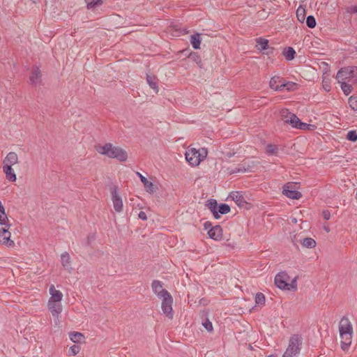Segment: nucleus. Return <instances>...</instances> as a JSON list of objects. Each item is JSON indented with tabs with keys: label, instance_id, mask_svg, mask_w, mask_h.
Returning a JSON list of instances; mask_svg holds the SVG:
<instances>
[{
	"label": "nucleus",
	"instance_id": "obj_1",
	"mask_svg": "<svg viewBox=\"0 0 357 357\" xmlns=\"http://www.w3.org/2000/svg\"><path fill=\"white\" fill-rule=\"evenodd\" d=\"M95 149L99 153L105 155L110 158H116L120 162H125L128 159V153L124 149L114 146L111 143H107L105 145H96Z\"/></svg>",
	"mask_w": 357,
	"mask_h": 357
},
{
	"label": "nucleus",
	"instance_id": "obj_2",
	"mask_svg": "<svg viewBox=\"0 0 357 357\" xmlns=\"http://www.w3.org/2000/svg\"><path fill=\"white\" fill-rule=\"evenodd\" d=\"M339 331L341 337V347L345 351L351 344L353 328L347 317H342L339 324Z\"/></svg>",
	"mask_w": 357,
	"mask_h": 357
},
{
	"label": "nucleus",
	"instance_id": "obj_3",
	"mask_svg": "<svg viewBox=\"0 0 357 357\" xmlns=\"http://www.w3.org/2000/svg\"><path fill=\"white\" fill-rule=\"evenodd\" d=\"M208 151L205 148L197 150L192 148L185 152L186 160L192 166H197L207 156Z\"/></svg>",
	"mask_w": 357,
	"mask_h": 357
},
{
	"label": "nucleus",
	"instance_id": "obj_4",
	"mask_svg": "<svg viewBox=\"0 0 357 357\" xmlns=\"http://www.w3.org/2000/svg\"><path fill=\"white\" fill-rule=\"evenodd\" d=\"M301 344V337L298 335H293L289 340V346L282 357H294L299 354Z\"/></svg>",
	"mask_w": 357,
	"mask_h": 357
},
{
	"label": "nucleus",
	"instance_id": "obj_5",
	"mask_svg": "<svg viewBox=\"0 0 357 357\" xmlns=\"http://www.w3.org/2000/svg\"><path fill=\"white\" fill-rule=\"evenodd\" d=\"M356 73L357 74V67H344L338 70L335 78L337 82H344L345 80H350L355 76Z\"/></svg>",
	"mask_w": 357,
	"mask_h": 357
},
{
	"label": "nucleus",
	"instance_id": "obj_6",
	"mask_svg": "<svg viewBox=\"0 0 357 357\" xmlns=\"http://www.w3.org/2000/svg\"><path fill=\"white\" fill-rule=\"evenodd\" d=\"M109 191L112 195V200L114 208L116 212H121L123 209V202L118 192V187L115 185L109 186Z\"/></svg>",
	"mask_w": 357,
	"mask_h": 357
},
{
	"label": "nucleus",
	"instance_id": "obj_7",
	"mask_svg": "<svg viewBox=\"0 0 357 357\" xmlns=\"http://www.w3.org/2000/svg\"><path fill=\"white\" fill-rule=\"evenodd\" d=\"M161 308L162 312L169 319H172L174 317V312L172 310L173 298L171 294L162 298Z\"/></svg>",
	"mask_w": 357,
	"mask_h": 357
},
{
	"label": "nucleus",
	"instance_id": "obj_8",
	"mask_svg": "<svg viewBox=\"0 0 357 357\" xmlns=\"http://www.w3.org/2000/svg\"><path fill=\"white\" fill-rule=\"evenodd\" d=\"M289 278L285 271L280 272L275 277V284L280 289L287 290Z\"/></svg>",
	"mask_w": 357,
	"mask_h": 357
},
{
	"label": "nucleus",
	"instance_id": "obj_9",
	"mask_svg": "<svg viewBox=\"0 0 357 357\" xmlns=\"http://www.w3.org/2000/svg\"><path fill=\"white\" fill-rule=\"evenodd\" d=\"M153 291L160 298L165 297L170 294L163 288L162 284L159 280H153L151 284Z\"/></svg>",
	"mask_w": 357,
	"mask_h": 357
},
{
	"label": "nucleus",
	"instance_id": "obj_10",
	"mask_svg": "<svg viewBox=\"0 0 357 357\" xmlns=\"http://www.w3.org/2000/svg\"><path fill=\"white\" fill-rule=\"evenodd\" d=\"M229 197L235 202V203L240 207L244 206L247 202L244 197L243 194L241 192L234 191L229 195Z\"/></svg>",
	"mask_w": 357,
	"mask_h": 357
},
{
	"label": "nucleus",
	"instance_id": "obj_11",
	"mask_svg": "<svg viewBox=\"0 0 357 357\" xmlns=\"http://www.w3.org/2000/svg\"><path fill=\"white\" fill-rule=\"evenodd\" d=\"M48 309L52 316L58 317L62 312V305L59 301H49Z\"/></svg>",
	"mask_w": 357,
	"mask_h": 357
},
{
	"label": "nucleus",
	"instance_id": "obj_12",
	"mask_svg": "<svg viewBox=\"0 0 357 357\" xmlns=\"http://www.w3.org/2000/svg\"><path fill=\"white\" fill-rule=\"evenodd\" d=\"M283 194L287 197L293 199H298L302 197L300 192L291 189V185H287L284 187Z\"/></svg>",
	"mask_w": 357,
	"mask_h": 357
},
{
	"label": "nucleus",
	"instance_id": "obj_13",
	"mask_svg": "<svg viewBox=\"0 0 357 357\" xmlns=\"http://www.w3.org/2000/svg\"><path fill=\"white\" fill-rule=\"evenodd\" d=\"M208 234L211 238L218 241L222 238V229L220 226L216 225L208 230Z\"/></svg>",
	"mask_w": 357,
	"mask_h": 357
},
{
	"label": "nucleus",
	"instance_id": "obj_14",
	"mask_svg": "<svg viewBox=\"0 0 357 357\" xmlns=\"http://www.w3.org/2000/svg\"><path fill=\"white\" fill-rule=\"evenodd\" d=\"M284 79L280 76H274L271 77L269 82V86L275 91H281V84L283 82Z\"/></svg>",
	"mask_w": 357,
	"mask_h": 357
},
{
	"label": "nucleus",
	"instance_id": "obj_15",
	"mask_svg": "<svg viewBox=\"0 0 357 357\" xmlns=\"http://www.w3.org/2000/svg\"><path fill=\"white\" fill-rule=\"evenodd\" d=\"M206 206L208 207V208L211 211V212L213 213V217L215 219L220 218V215L218 214V212L217 211L218 209V202L215 199H211L206 202Z\"/></svg>",
	"mask_w": 357,
	"mask_h": 357
},
{
	"label": "nucleus",
	"instance_id": "obj_16",
	"mask_svg": "<svg viewBox=\"0 0 357 357\" xmlns=\"http://www.w3.org/2000/svg\"><path fill=\"white\" fill-rule=\"evenodd\" d=\"M41 72L38 67L36 66L33 68L31 75L30 76V82L31 84L36 85L40 82Z\"/></svg>",
	"mask_w": 357,
	"mask_h": 357
},
{
	"label": "nucleus",
	"instance_id": "obj_17",
	"mask_svg": "<svg viewBox=\"0 0 357 357\" xmlns=\"http://www.w3.org/2000/svg\"><path fill=\"white\" fill-rule=\"evenodd\" d=\"M3 172L6 174V178L9 181H15L17 179L16 175L13 172L12 166L10 165H4L3 167Z\"/></svg>",
	"mask_w": 357,
	"mask_h": 357
},
{
	"label": "nucleus",
	"instance_id": "obj_18",
	"mask_svg": "<svg viewBox=\"0 0 357 357\" xmlns=\"http://www.w3.org/2000/svg\"><path fill=\"white\" fill-rule=\"evenodd\" d=\"M50 294L51 295V297L49 301L61 302V301L62 300V293L60 291L56 290L53 284L51 285L50 287Z\"/></svg>",
	"mask_w": 357,
	"mask_h": 357
},
{
	"label": "nucleus",
	"instance_id": "obj_19",
	"mask_svg": "<svg viewBox=\"0 0 357 357\" xmlns=\"http://www.w3.org/2000/svg\"><path fill=\"white\" fill-rule=\"evenodd\" d=\"M146 81L149 86L154 90L155 93H158L159 91L158 86V78L156 76L146 74Z\"/></svg>",
	"mask_w": 357,
	"mask_h": 357
},
{
	"label": "nucleus",
	"instance_id": "obj_20",
	"mask_svg": "<svg viewBox=\"0 0 357 357\" xmlns=\"http://www.w3.org/2000/svg\"><path fill=\"white\" fill-rule=\"evenodd\" d=\"M137 174L139 177L142 183L144 184L146 190L149 193H153L155 191L153 183L151 181H149L146 178H145L139 172H137Z\"/></svg>",
	"mask_w": 357,
	"mask_h": 357
},
{
	"label": "nucleus",
	"instance_id": "obj_21",
	"mask_svg": "<svg viewBox=\"0 0 357 357\" xmlns=\"http://www.w3.org/2000/svg\"><path fill=\"white\" fill-rule=\"evenodd\" d=\"M18 162V157L16 153L10 152L7 154L6 157L3 160L4 165H10V166L17 164Z\"/></svg>",
	"mask_w": 357,
	"mask_h": 357
},
{
	"label": "nucleus",
	"instance_id": "obj_22",
	"mask_svg": "<svg viewBox=\"0 0 357 357\" xmlns=\"http://www.w3.org/2000/svg\"><path fill=\"white\" fill-rule=\"evenodd\" d=\"M10 232L8 230L6 231L2 236L0 237V243L3 245H6L8 247H13L15 245V243L13 241L10 240Z\"/></svg>",
	"mask_w": 357,
	"mask_h": 357
},
{
	"label": "nucleus",
	"instance_id": "obj_23",
	"mask_svg": "<svg viewBox=\"0 0 357 357\" xmlns=\"http://www.w3.org/2000/svg\"><path fill=\"white\" fill-rule=\"evenodd\" d=\"M70 339L75 343L84 342L85 337L79 332H71L69 333Z\"/></svg>",
	"mask_w": 357,
	"mask_h": 357
},
{
	"label": "nucleus",
	"instance_id": "obj_24",
	"mask_svg": "<svg viewBox=\"0 0 357 357\" xmlns=\"http://www.w3.org/2000/svg\"><path fill=\"white\" fill-rule=\"evenodd\" d=\"M190 43L195 50L200 48L201 36L199 33H195L190 36Z\"/></svg>",
	"mask_w": 357,
	"mask_h": 357
},
{
	"label": "nucleus",
	"instance_id": "obj_25",
	"mask_svg": "<svg viewBox=\"0 0 357 357\" xmlns=\"http://www.w3.org/2000/svg\"><path fill=\"white\" fill-rule=\"evenodd\" d=\"M61 264L62 266L66 269H71L70 267V257L68 252H65L61 255Z\"/></svg>",
	"mask_w": 357,
	"mask_h": 357
},
{
	"label": "nucleus",
	"instance_id": "obj_26",
	"mask_svg": "<svg viewBox=\"0 0 357 357\" xmlns=\"http://www.w3.org/2000/svg\"><path fill=\"white\" fill-rule=\"evenodd\" d=\"M102 3V0H91V13L93 12L96 14H99L98 8Z\"/></svg>",
	"mask_w": 357,
	"mask_h": 357
},
{
	"label": "nucleus",
	"instance_id": "obj_27",
	"mask_svg": "<svg viewBox=\"0 0 357 357\" xmlns=\"http://www.w3.org/2000/svg\"><path fill=\"white\" fill-rule=\"evenodd\" d=\"M283 54L285 56L286 59L288 61H291L294 59L296 55V52L291 47H288L287 48L284 49L283 52Z\"/></svg>",
	"mask_w": 357,
	"mask_h": 357
},
{
	"label": "nucleus",
	"instance_id": "obj_28",
	"mask_svg": "<svg viewBox=\"0 0 357 357\" xmlns=\"http://www.w3.org/2000/svg\"><path fill=\"white\" fill-rule=\"evenodd\" d=\"M281 91L283 90H287L288 91H294L296 86V83L292 82H285L283 80V82L281 84Z\"/></svg>",
	"mask_w": 357,
	"mask_h": 357
},
{
	"label": "nucleus",
	"instance_id": "obj_29",
	"mask_svg": "<svg viewBox=\"0 0 357 357\" xmlns=\"http://www.w3.org/2000/svg\"><path fill=\"white\" fill-rule=\"evenodd\" d=\"M268 40L264 38L257 39V47L259 50H264L268 48Z\"/></svg>",
	"mask_w": 357,
	"mask_h": 357
},
{
	"label": "nucleus",
	"instance_id": "obj_30",
	"mask_svg": "<svg viewBox=\"0 0 357 357\" xmlns=\"http://www.w3.org/2000/svg\"><path fill=\"white\" fill-rule=\"evenodd\" d=\"M290 115H293V113L290 112L287 109H282L280 111V116L282 119L287 123L289 122Z\"/></svg>",
	"mask_w": 357,
	"mask_h": 357
},
{
	"label": "nucleus",
	"instance_id": "obj_31",
	"mask_svg": "<svg viewBox=\"0 0 357 357\" xmlns=\"http://www.w3.org/2000/svg\"><path fill=\"white\" fill-rule=\"evenodd\" d=\"M302 245L303 247L312 248L316 246V242L312 238H305L302 242Z\"/></svg>",
	"mask_w": 357,
	"mask_h": 357
},
{
	"label": "nucleus",
	"instance_id": "obj_32",
	"mask_svg": "<svg viewBox=\"0 0 357 357\" xmlns=\"http://www.w3.org/2000/svg\"><path fill=\"white\" fill-rule=\"evenodd\" d=\"M290 116L291 117H290L289 122L288 123L290 124L294 128H298L300 123L301 122V120L294 114Z\"/></svg>",
	"mask_w": 357,
	"mask_h": 357
},
{
	"label": "nucleus",
	"instance_id": "obj_33",
	"mask_svg": "<svg viewBox=\"0 0 357 357\" xmlns=\"http://www.w3.org/2000/svg\"><path fill=\"white\" fill-rule=\"evenodd\" d=\"M296 17L301 22H303L305 18V9L299 6L296 10Z\"/></svg>",
	"mask_w": 357,
	"mask_h": 357
},
{
	"label": "nucleus",
	"instance_id": "obj_34",
	"mask_svg": "<svg viewBox=\"0 0 357 357\" xmlns=\"http://www.w3.org/2000/svg\"><path fill=\"white\" fill-rule=\"evenodd\" d=\"M218 214L225 215L230 211V207L227 204H221L218 206L217 209Z\"/></svg>",
	"mask_w": 357,
	"mask_h": 357
},
{
	"label": "nucleus",
	"instance_id": "obj_35",
	"mask_svg": "<svg viewBox=\"0 0 357 357\" xmlns=\"http://www.w3.org/2000/svg\"><path fill=\"white\" fill-rule=\"evenodd\" d=\"M341 84V89L346 96H348L351 92V85L347 84L345 82H338Z\"/></svg>",
	"mask_w": 357,
	"mask_h": 357
},
{
	"label": "nucleus",
	"instance_id": "obj_36",
	"mask_svg": "<svg viewBox=\"0 0 357 357\" xmlns=\"http://www.w3.org/2000/svg\"><path fill=\"white\" fill-rule=\"evenodd\" d=\"M265 296L264 294L259 292L255 296V303L258 305H264L265 304Z\"/></svg>",
	"mask_w": 357,
	"mask_h": 357
},
{
	"label": "nucleus",
	"instance_id": "obj_37",
	"mask_svg": "<svg viewBox=\"0 0 357 357\" xmlns=\"http://www.w3.org/2000/svg\"><path fill=\"white\" fill-rule=\"evenodd\" d=\"M266 152L269 155H277L278 152V147L276 145L274 144H268L267 145L266 148Z\"/></svg>",
	"mask_w": 357,
	"mask_h": 357
},
{
	"label": "nucleus",
	"instance_id": "obj_38",
	"mask_svg": "<svg viewBox=\"0 0 357 357\" xmlns=\"http://www.w3.org/2000/svg\"><path fill=\"white\" fill-rule=\"evenodd\" d=\"M349 105L354 111H357V97L351 96L349 98Z\"/></svg>",
	"mask_w": 357,
	"mask_h": 357
},
{
	"label": "nucleus",
	"instance_id": "obj_39",
	"mask_svg": "<svg viewBox=\"0 0 357 357\" xmlns=\"http://www.w3.org/2000/svg\"><path fill=\"white\" fill-rule=\"evenodd\" d=\"M297 278L298 277L296 276L291 281V282H288L287 290L296 291L297 289Z\"/></svg>",
	"mask_w": 357,
	"mask_h": 357
},
{
	"label": "nucleus",
	"instance_id": "obj_40",
	"mask_svg": "<svg viewBox=\"0 0 357 357\" xmlns=\"http://www.w3.org/2000/svg\"><path fill=\"white\" fill-rule=\"evenodd\" d=\"M306 24L309 28H314L316 26L315 18L312 15H309L306 18Z\"/></svg>",
	"mask_w": 357,
	"mask_h": 357
},
{
	"label": "nucleus",
	"instance_id": "obj_41",
	"mask_svg": "<svg viewBox=\"0 0 357 357\" xmlns=\"http://www.w3.org/2000/svg\"><path fill=\"white\" fill-rule=\"evenodd\" d=\"M189 58L195 61L197 64H198L199 67H201L202 59L197 53H191L189 56Z\"/></svg>",
	"mask_w": 357,
	"mask_h": 357
},
{
	"label": "nucleus",
	"instance_id": "obj_42",
	"mask_svg": "<svg viewBox=\"0 0 357 357\" xmlns=\"http://www.w3.org/2000/svg\"><path fill=\"white\" fill-rule=\"evenodd\" d=\"M347 139L349 141L355 142L357 141V133L355 130H350L347 135Z\"/></svg>",
	"mask_w": 357,
	"mask_h": 357
},
{
	"label": "nucleus",
	"instance_id": "obj_43",
	"mask_svg": "<svg viewBox=\"0 0 357 357\" xmlns=\"http://www.w3.org/2000/svg\"><path fill=\"white\" fill-rule=\"evenodd\" d=\"M0 223H3L2 226H6L7 228H10L11 226V225L9 223V220L6 215L3 216L0 215Z\"/></svg>",
	"mask_w": 357,
	"mask_h": 357
},
{
	"label": "nucleus",
	"instance_id": "obj_44",
	"mask_svg": "<svg viewBox=\"0 0 357 357\" xmlns=\"http://www.w3.org/2000/svg\"><path fill=\"white\" fill-rule=\"evenodd\" d=\"M80 351V347L79 345H73L69 349V354L75 356Z\"/></svg>",
	"mask_w": 357,
	"mask_h": 357
},
{
	"label": "nucleus",
	"instance_id": "obj_45",
	"mask_svg": "<svg viewBox=\"0 0 357 357\" xmlns=\"http://www.w3.org/2000/svg\"><path fill=\"white\" fill-rule=\"evenodd\" d=\"M312 127H314L313 125L308 124V123H303V122H301L300 125H299V127H298V129L303 130H310L311 128H312Z\"/></svg>",
	"mask_w": 357,
	"mask_h": 357
},
{
	"label": "nucleus",
	"instance_id": "obj_46",
	"mask_svg": "<svg viewBox=\"0 0 357 357\" xmlns=\"http://www.w3.org/2000/svg\"><path fill=\"white\" fill-rule=\"evenodd\" d=\"M203 326L208 332H211L213 331L212 323L208 319L203 323Z\"/></svg>",
	"mask_w": 357,
	"mask_h": 357
},
{
	"label": "nucleus",
	"instance_id": "obj_47",
	"mask_svg": "<svg viewBox=\"0 0 357 357\" xmlns=\"http://www.w3.org/2000/svg\"><path fill=\"white\" fill-rule=\"evenodd\" d=\"M2 224L3 223H0V237L9 229V228L6 227V226H2Z\"/></svg>",
	"mask_w": 357,
	"mask_h": 357
},
{
	"label": "nucleus",
	"instance_id": "obj_48",
	"mask_svg": "<svg viewBox=\"0 0 357 357\" xmlns=\"http://www.w3.org/2000/svg\"><path fill=\"white\" fill-rule=\"evenodd\" d=\"M347 12L349 13H357V6H352L347 8Z\"/></svg>",
	"mask_w": 357,
	"mask_h": 357
},
{
	"label": "nucleus",
	"instance_id": "obj_49",
	"mask_svg": "<svg viewBox=\"0 0 357 357\" xmlns=\"http://www.w3.org/2000/svg\"><path fill=\"white\" fill-rule=\"evenodd\" d=\"M322 215L323 218L326 220H329L331 218V213L328 211H324L322 213Z\"/></svg>",
	"mask_w": 357,
	"mask_h": 357
},
{
	"label": "nucleus",
	"instance_id": "obj_50",
	"mask_svg": "<svg viewBox=\"0 0 357 357\" xmlns=\"http://www.w3.org/2000/svg\"><path fill=\"white\" fill-rule=\"evenodd\" d=\"M138 217L139 218H140L141 220H147V216H146V214L145 212L144 211H140L138 214Z\"/></svg>",
	"mask_w": 357,
	"mask_h": 357
},
{
	"label": "nucleus",
	"instance_id": "obj_51",
	"mask_svg": "<svg viewBox=\"0 0 357 357\" xmlns=\"http://www.w3.org/2000/svg\"><path fill=\"white\" fill-rule=\"evenodd\" d=\"M211 225H212L211 223L210 222L207 221L204 223V228L206 229H210L211 228Z\"/></svg>",
	"mask_w": 357,
	"mask_h": 357
},
{
	"label": "nucleus",
	"instance_id": "obj_52",
	"mask_svg": "<svg viewBox=\"0 0 357 357\" xmlns=\"http://www.w3.org/2000/svg\"><path fill=\"white\" fill-rule=\"evenodd\" d=\"M324 88L326 91H328L330 89H329V86H327V85H324Z\"/></svg>",
	"mask_w": 357,
	"mask_h": 357
},
{
	"label": "nucleus",
	"instance_id": "obj_53",
	"mask_svg": "<svg viewBox=\"0 0 357 357\" xmlns=\"http://www.w3.org/2000/svg\"><path fill=\"white\" fill-rule=\"evenodd\" d=\"M86 3V7L87 8H89V2L87 1V0H85Z\"/></svg>",
	"mask_w": 357,
	"mask_h": 357
},
{
	"label": "nucleus",
	"instance_id": "obj_54",
	"mask_svg": "<svg viewBox=\"0 0 357 357\" xmlns=\"http://www.w3.org/2000/svg\"><path fill=\"white\" fill-rule=\"evenodd\" d=\"M292 222H294V223H296V222H297V220H296V218H293V219H292Z\"/></svg>",
	"mask_w": 357,
	"mask_h": 357
}]
</instances>
